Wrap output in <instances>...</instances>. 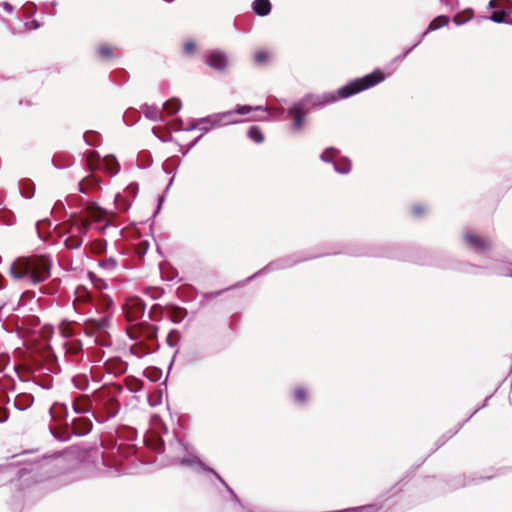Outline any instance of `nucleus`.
<instances>
[{
  "label": "nucleus",
  "instance_id": "f257e3e1",
  "mask_svg": "<svg viewBox=\"0 0 512 512\" xmlns=\"http://www.w3.org/2000/svg\"><path fill=\"white\" fill-rule=\"evenodd\" d=\"M384 80V74L381 70L376 69L372 73L364 77L357 78L337 91L325 92L323 94H307L297 103L301 105L307 112L313 108H321L329 104L335 103L339 99H346L366 89H369Z\"/></svg>",
  "mask_w": 512,
  "mask_h": 512
},
{
  "label": "nucleus",
  "instance_id": "f03ea898",
  "mask_svg": "<svg viewBox=\"0 0 512 512\" xmlns=\"http://www.w3.org/2000/svg\"><path fill=\"white\" fill-rule=\"evenodd\" d=\"M119 409V401L110 390H101L94 394L93 416L97 422L104 423L110 418L115 417Z\"/></svg>",
  "mask_w": 512,
  "mask_h": 512
},
{
  "label": "nucleus",
  "instance_id": "7ed1b4c3",
  "mask_svg": "<svg viewBox=\"0 0 512 512\" xmlns=\"http://www.w3.org/2000/svg\"><path fill=\"white\" fill-rule=\"evenodd\" d=\"M254 111H265L261 105L250 106V105H237L235 109L228 110L221 113H214L207 117L202 118V122H209L210 127H220L230 124H236L241 122L239 116H245Z\"/></svg>",
  "mask_w": 512,
  "mask_h": 512
},
{
  "label": "nucleus",
  "instance_id": "20e7f679",
  "mask_svg": "<svg viewBox=\"0 0 512 512\" xmlns=\"http://www.w3.org/2000/svg\"><path fill=\"white\" fill-rule=\"evenodd\" d=\"M29 270L28 282L34 285L46 281L51 275L52 260L46 255L33 256L26 259Z\"/></svg>",
  "mask_w": 512,
  "mask_h": 512
},
{
  "label": "nucleus",
  "instance_id": "39448f33",
  "mask_svg": "<svg viewBox=\"0 0 512 512\" xmlns=\"http://www.w3.org/2000/svg\"><path fill=\"white\" fill-rule=\"evenodd\" d=\"M87 164L91 170L103 168L111 176L117 175L120 171V165L113 155L101 158L97 152L91 151L87 155Z\"/></svg>",
  "mask_w": 512,
  "mask_h": 512
},
{
  "label": "nucleus",
  "instance_id": "423d86ee",
  "mask_svg": "<svg viewBox=\"0 0 512 512\" xmlns=\"http://www.w3.org/2000/svg\"><path fill=\"white\" fill-rule=\"evenodd\" d=\"M179 464L182 466H189L191 468H197V469H200L203 471H208V472L212 473L220 481V483L227 489V491L238 501L236 494L229 487V485L224 481V479L215 470L206 466L197 457L190 456L188 458H183V459L179 460Z\"/></svg>",
  "mask_w": 512,
  "mask_h": 512
},
{
  "label": "nucleus",
  "instance_id": "0eeeda50",
  "mask_svg": "<svg viewBox=\"0 0 512 512\" xmlns=\"http://www.w3.org/2000/svg\"><path fill=\"white\" fill-rule=\"evenodd\" d=\"M205 63L212 69L222 72L228 65V55L226 52L221 50H213L208 53L205 57Z\"/></svg>",
  "mask_w": 512,
  "mask_h": 512
},
{
  "label": "nucleus",
  "instance_id": "6e6552de",
  "mask_svg": "<svg viewBox=\"0 0 512 512\" xmlns=\"http://www.w3.org/2000/svg\"><path fill=\"white\" fill-rule=\"evenodd\" d=\"M303 260L304 259L294 258L292 256L275 260V261L269 263L268 265H266L263 269L259 270L257 273H255L252 276V278L256 277L257 275L268 273L270 271L281 270V269H286V268L292 267L295 264L300 263ZM249 279H251V277Z\"/></svg>",
  "mask_w": 512,
  "mask_h": 512
},
{
  "label": "nucleus",
  "instance_id": "1a4fd4ad",
  "mask_svg": "<svg viewBox=\"0 0 512 512\" xmlns=\"http://www.w3.org/2000/svg\"><path fill=\"white\" fill-rule=\"evenodd\" d=\"M78 234L77 235H70L64 240V245L68 249H78L82 243V235H86L90 229V222L83 220L81 223H79L76 227Z\"/></svg>",
  "mask_w": 512,
  "mask_h": 512
},
{
  "label": "nucleus",
  "instance_id": "9d476101",
  "mask_svg": "<svg viewBox=\"0 0 512 512\" xmlns=\"http://www.w3.org/2000/svg\"><path fill=\"white\" fill-rule=\"evenodd\" d=\"M92 301L91 293L84 287H78L75 291V299L73 301L74 310L82 315L90 314V309L82 308V304H89Z\"/></svg>",
  "mask_w": 512,
  "mask_h": 512
},
{
  "label": "nucleus",
  "instance_id": "9b49d317",
  "mask_svg": "<svg viewBox=\"0 0 512 512\" xmlns=\"http://www.w3.org/2000/svg\"><path fill=\"white\" fill-rule=\"evenodd\" d=\"M72 408L76 414L93 413L94 401L90 399L89 395H81L73 401Z\"/></svg>",
  "mask_w": 512,
  "mask_h": 512
},
{
  "label": "nucleus",
  "instance_id": "f8f14e48",
  "mask_svg": "<svg viewBox=\"0 0 512 512\" xmlns=\"http://www.w3.org/2000/svg\"><path fill=\"white\" fill-rule=\"evenodd\" d=\"M289 116L293 117L292 129L299 131L303 127L304 115L307 113L305 108L295 102L288 110Z\"/></svg>",
  "mask_w": 512,
  "mask_h": 512
},
{
  "label": "nucleus",
  "instance_id": "ddd939ff",
  "mask_svg": "<svg viewBox=\"0 0 512 512\" xmlns=\"http://www.w3.org/2000/svg\"><path fill=\"white\" fill-rule=\"evenodd\" d=\"M86 329L91 333H104L110 326L109 316L104 315L98 319L90 318L85 323Z\"/></svg>",
  "mask_w": 512,
  "mask_h": 512
},
{
  "label": "nucleus",
  "instance_id": "4468645a",
  "mask_svg": "<svg viewBox=\"0 0 512 512\" xmlns=\"http://www.w3.org/2000/svg\"><path fill=\"white\" fill-rule=\"evenodd\" d=\"M73 434L76 436L87 435L93 427V424L89 418L78 417L74 418L71 422Z\"/></svg>",
  "mask_w": 512,
  "mask_h": 512
},
{
  "label": "nucleus",
  "instance_id": "2eb2a0df",
  "mask_svg": "<svg viewBox=\"0 0 512 512\" xmlns=\"http://www.w3.org/2000/svg\"><path fill=\"white\" fill-rule=\"evenodd\" d=\"M510 5V2L503 4L497 10L493 11V13L490 16L485 17V19L491 20L492 22L498 24H509V18L511 14Z\"/></svg>",
  "mask_w": 512,
  "mask_h": 512
},
{
  "label": "nucleus",
  "instance_id": "dca6fc26",
  "mask_svg": "<svg viewBox=\"0 0 512 512\" xmlns=\"http://www.w3.org/2000/svg\"><path fill=\"white\" fill-rule=\"evenodd\" d=\"M465 239L470 247L478 253H484L490 249V242L478 237L477 235L466 233Z\"/></svg>",
  "mask_w": 512,
  "mask_h": 512
},
{
  "label": "nucleus",
  "instance_id": "f3484780",
  "mask_svg": "<svg viewBox=\"0 0 512 512\" xmlns=\"http://www.w3.org/2000/svg\"><path fill=\"white\" fill-rule=\"evenodd\" d=\"M127 363L119 358H111L105 362V369L108 373L122 375L127 371Z\"/></svg>",
  "mask_w": 512,
  "mask_h": 512
},
{
  "label": "nucleus",
  "instance_id": "a211bd4d",
  "mask_svg": "<svg viewBox=\"0 0 512 512\" xmlns=\"http://www.w3.org/2000/svg\"><path fill=\"white\" fill-rule=\"evenodd\" d=\"M129 309L131 310V312H129L128 317H131L133 320H135L144 315L146 310V304L142 299L135 298L130 302Z\"/></svg>",
  "mask_w": 512,
  "mask_h": 512
},
{
  "label": "nucleus",
  "instance_id": "6ab92c4d",
  "mask_svg": "<svg viewBox=\"0 0 512 512\" xmlns=\"http://www.w3.org/2000/svg\"><path fill=\"white\" fill-rule=\"evenodd\" d=\"M86 210L89 218H91V220L94 222H101L107 215L106 210L94 203L88 204Z\"/></svg>",
  "mask_w": 512,
  "mask_h": 512
},
{
  "label": "nucleus",
  "instance_id": "aec40b11",
  "mask_svg": "<svg viewBox=\"0 0 512 512\" xmlns=\"http://www.w3.org/2000/svg\"><path fill=\"white\" fill-rule=\"evenodd\" d=\"M49 413L52 419L58 421L61 419H65L68 416V407L63 403H54L50 409Z\"/></svg>",
  "mask_w": 512,
  "mask_h": 512
},
{
  "label": "nucleus",
  "instance_id": "412c9836",
  "mask_svg": "<svg viewBox=\"0 0 512 512\" xmlns=\"http://www.w3.org/2000/svg\"><path fill=\"white\" fill-rule=\"evenodd\" d=\"M252 9L258 16L264 17L271 12V3L269 0H254Z\"/></svg>",
  "mask_w": 512,
  "mask_h": 512
},
{
  "label": "nucleus",
  "instance_id": "4be33fe9",
  "mask_svg": "<svg viewBox=\"0 0 512 512\" xmlns=\"http://www.w3.org/2000/svg\"><path fill=\"white\" fill-rule=\"evenodd\" d=\"M33 396L28 394L18 395L14 400V407L20 411H24L32 406Z\"/></svg>",
  "mask_w": 512,
  "mask_h": 512
},
{
  "label": "nucleus",
  "instance_id": "5701e85b",
  "mask_svg": "<svg viewBox=\"0 0 512 512\" xmlns=\"http://www.w3.org/2000/svg\"><path fill=\"white\" fill-rule=\"evenodd\" d=\"M448 22L449 18L447 16H438L429 23L427 29L424 31V35H427L431 31L440 29L441 27L447 25Z\"/></svg>",
  "mask_w": 512,
  "mask_h": 512
},
{
  "label": "nucleus",
  "instance_id": "b1692460",
  "mask_svg": "<svg viewBox=\"0 0 512 512\" xmlns=\"http://www.w3.org/2000/svg\"><path fill=\"white\" fill-rule=\"evenodd\" d=\"M334 170L339 174H348L351 170V162L348 158L342 157L334 162Z\"/></svg>",
  "mask_w": 512,
  "mask_h": 512
},
{
  "label": "nucleus",
  "instance_id": "393cba45",
  "mask_svg": "<svg viewBox=\"0 0 512 512\" xmlns=\"http://www.w3.org/2000/svg\"><path fill=\"white\" fill-rule=\"evenodd\" d=\"M72 382L75 388L84 391L89 386V379L86 374H78L72 378Z\"/></svg>",
  "mask_w": 512,
  "mask_h": 512
},
{
  "label": "nucleus",
  "instance_id": "a878e982",
  "mask_svg": "<svg viewBox=\"0 0 512 512\" xmlns=\"http://www.w3.org/2000/svg\"><path fill=\"white\" fill-rule=\"evenodd\" d=\"M338 154L339 151L336 148L329 147L320 155V159L323 162L332 163L334 165V162L337 161L336 157Z\"/></svg>",
  "mask_w": 512,
  "mask_h": 512
},
{
  "label": "nucleus",
  "instance_id": "bb28decb",
  "mask_svg": "<svg viewBox=\"0 0 512 512\" xmlns=\"http://www.w3.org/2000/svg\"><path fill=\"white\" fill-rule=\"evenodd\" d=\"M11 274L16 279H25L28 281L29 270L26 261L23 264H21L17 269H15L14 266H12Z\"/></svg>",
  "mask_w": 512,
  "mask_h": 512
},
{
  "label": "nucleus",
  "instance_id": "cd10ccee",
  "mask_svg": "<svg viewBox=\"0 0 512 512\" xmlns=\"http://www.w3.org/2000/svg\"><path fill=\"white\" fill-rule=\"evenodd\" d=\"M187 315V311L181 307H173L170 319L173 323H181Z\"/></svg>",
  "mask_w": 512,
  "mask_h": 512
},
{
  "label": "nucleus",
  "instance_id": "c85d7f7f",
  "mask_svg": "<svg viewBox=\"0 0 512 512\" xmlns=\"http://www.w3.org/2000/svg\"><path fill=\"white\" fill-rule=\"evenodd\" d=\"M181 108V102L179 99L172 98L163 104V109L169 114L178 112Z\"/></svg>",
  "mask_w": 512,
  "mask_h": 512
},
{
  "label": "nucleus",
  "instance_id": "c756f323",
  "mask_svg": "<svg viewBox=\"0 0 512 512\" xmlns=\"http://www.w3.org/2000/svg\"><path fill=\"white\" fill-rule=\"evenodd\" d=\"M247 136L254 142L260 144L264 141V135L257 126H251L247 132Z\"/></svg>",
  "mask_w": 512,
  "mask_h": 512
},
{
  "label": "nucleus",
  "instance_id": "7c9ffc66",
  "mask_svg": "<svg viewBox=\"0 0 512 512\" xmlns=\"http://www.w3.org/2000/svg\"><path fill=\"white\" fill-rule=\"evenodd\" d=\"M19 193L21 196L30 199L34 196V185L33 183L27 181L22 184V188L19 189Z\"/></svg>",
  "mask_w": 512,
  "mask_h": 512
},
{
  "label": "nucleus",
  "instance_id": "2f4dec72",
  "mask_svg": "<svg viewBox=\"0 0 512 512\" xmlns=\"http://www.w3.org/2000/svg\"><path fill=\"white\" fill-rule=\"evenodd\" d=\"M84 183L87 185V186H93V187H97L100 185V181L97 179V178H87L85 179L84 181H81L79 184H78V189H79V192L80 193H83V194H86L87 193V190H86V187L84 186Z\"/></svg>",
  "mask_w": 512,
  "mask_h": 512
},
{
  "label": "nucleus",
  "instance_id": "473e14b6",
  "mask_svg": "<svg viewBox=\"0 0 512 512\" xmlns=\"http://www.w3.org/2000/svg\"><path fill=\"white\" fill-rule=\"evenodd\" d=\"M202 118L200 119H192L190 121V125L185 129L186 131H192V130H195V129H199L203 132H208L210 129H212V127H202L201 124H205L206 122H202L201 121Z\"/></svg>",
  "mask_w": 512,
  "mask_h": 512
},
{
  "label": "nucleus",
  "instance_id": "72a5a7b5",
  "mask_svg": "<svg viewBox=\"0 0 512 512\" xmlns=\"http://www.w3.org/2000/svg\"><path fill=\"white\" fill-rule=\"evenodd\" d=\"M99 266L108 272H112L117 267V261L114 258H106L99 261Z\"/></svg>",
  "mask_w": 512,
  "mask_h": 512
},
{
  "label": "nucleus",
  "instance_id": "f704fd0d",
  "mask_svg": "<svg viewBox=\"0 0 512 512\" xmlns=\"http://www.w3.org/2000/svg\"><path fill=\"white\" fill-rule=\"evenodd\" d=\"M163 293L164 290L159 287H149L145 291V294L153 300L159 299L163 295Z\"/></svg>",
  "mask_w": 512,
  "mask_h": 512
},
{
  "label": "nucleus",
  "instance_id": "c9c22d12",
  "mask_svg": "<svg viewBox=\"0 0 512 512\" xmlns=\"http://www.w3.org/2000/svg\"><path fill=\"white\" fill-rule=\"evenodd\" d=\"M295 401L299 404H305L307 401V392L304 388L298 387L294 392Z\"/></svg>",
  "mask_w": 512,
  "mask_h": 512
},
{
  "label": "nucleus",
  "instance_id": "e433bc0d",
  "mask_svg": "<svg viewBox=\"0 0 512 512\" xmlns=\"http://www.w3.org/2000/svg\"><path fill=\"white\" fill-rule=\"evenodd\" d=\"M145 116L153 121H157L160 119L161 112L154 107H145Z\"/></svg>",
  "mask_w": 512,
  "mask_h": 512
},
{
  "label": "nucleus",
  "instance_id": "4c0bfd02",
  "mask_svg": "<svg viewBox=\"0 0 512 512\" xmlns=\"http://www.w3.org/2000/svg\"><path fill=\"white\" fill-rule=\"evenodd\" d=\"M98 134L95 132H86L83 135L85 142L90 146H96L98 142Z\"/></svg>",
  "mask_w": 512,
  "mask_h": 512
},
{
  "label": "nucleus",
  "instance_id": "58836bf2",
  "mask_svg": "<svg viewBox=\"0 0 512 512\" xmlns=\"http://www.w3.org/2000/svg\"><path fill=\"white\" fill-rule=\"evenodd\" d=\"M98 54L103 59H108L113 56V51L108 46H101L98 49Z\"/></svg>",
  "mask_w": 512,
  "mask_h": 512
},
{
  "label": "nucleus",
  "instance_id": "ea45409f",
  "mask_svg": "<svg viewBox=\"0 0 512 512\" xmlns=\"http://www.w3.org/2000/svg\"><path fill=\"white\" fill-rule=\"evenodd\" d=\"M269 57V54L266 51H258L254 55V61L257 64H263Z\"/></svg>",
  "mask_w": 512,
  "mask_h": 512
},
{
  "label": "nucleus",
  "instance_id": "a19ab883",
  "mask_svg": "<svg viewBox=\"0 0 512 512\" xmlns=\"http://www.w3.org/2000/svg\"><path fill=\"white\" fill-rule=\"evenodd\" d=\"M440 2L447 8L448 11H454L458 8V0H440Z\"/></svg>",
  "mask_w": 512,
  "mask_h": 512
},
{
  "label": "nucleus",
  "instance_id": "79ce46f5",
  "mask_svg": "<svg viewBox=\"0 0 512 512\" xmlns=\"http://www.w3.org/2000/svg\"><path fill=\"white\" fill-rule=\"evenodd\" d=\"M262 108L265 111H261L262 113L270 112L272 116L279 117L283 114L284 109L283 108H273V107H263Z\"/></svg>",
  "mask_w": 512,
  "mask_h": 512
},
{
  "label": "nucleus",
  "instance_id": "37998d69",
  "mask_svg": "<svg viewBox=\"0 0 512 512\" xmlns=\"http://www.w3.org/2000/svg\"><path fill=\"white\" fill-rule=\"evenodd\" d=\"M417 47V44H413L411 47L405 49L400 55H398L397 57H395L394 61H402L404 60L408 54L414 49Z\"/></svg>",
  "mask_w": 512,
  "mask_h": 512
},
{
  "label": "nucleus",
  "instance_id": "c03bdc74",
  "mask_svg": "<svg viewBox=\"0 0 512 512\" xmlns=\"http://www.w3.org/2000/svg\"><path fill=\"white\" fill-rule=\"evenodd\" d=\"M412 212L416 217H420L424 214L425 208L422 205L417 204L412 207Z\"/></svg>",
  "mask_w": 512,
  "mask_h": 512
},
{
  "label": "nucleus",
  "instance_id": "a18cd8bd",
  "mask_svg": "<svg viewBox=\"0 0 512 512\" xmlns=\"http://www.w3.org/2000/svg\"><path fill=\"white\" fill-rule=\"evenodd\" d=\"M195 48H196V45H195V43H194V42H192V41H188V42H186V43L184 44V51H185L186 53H191V52H193V51L195 50Z\"/></svg>",
  "mask_w": 512,
  "mask_h": 512
},
{
  "label": "nucleus",
  "instance_id": "49530a36",
  "mask_svg": "<svg viewBox=\"0 0 512 512\" xmlns=\"http://www.w3.org/2000/svg\"><path fill=\"white\" fill-rule=\"evenodd\" d=\"M156 311H161V306L158 304H155L152 306L150 312H149V319L150 320H156L157 318L153 315Z\"/></svg>",
  "mask_w": 512,
  "mask_h": 512
},
{
  "label": "nucleus",
  "instance_id": "de8ad7c7",
  "mask_svg": "<svg viewBox=\"0 0 512 512\" xmlns=\"http://www.w3.org/2000/svg\"><path fill=\"white\" fill-rule=\"evenodd\" d=\"M27 28L36 30L40 27V23L37 20H32L28 23H26Z\"/></svg>",
  "mask_w": 512,
  "mask_h": 512
},
{
  "label": "nucleus",
  "instance_id": "09e8293b",
  "mask_svg": "<svg viewBox=\"0 0 512 512\" xmlns=\"http://www.w3.org/2000/svg\"><path fill=\"white\" fill-rule=\"evenodd\" d=\"M501 5L499 4L498 0H490L488 3V8L492 10H497Z\"/></svg>",
  "mask_w": 512,
  "mask_h": 512
},
{
  "label": "nucleus",
  "instance_id": "8fccbe9b",
  "mask_svg": "<svg viewBox=\"0 0 512 512\" xmlns=\"http://www.w3.org/2000/svg\"><path fill=\"white\" fill-rule=\"evenodd\" d=\"M0 5L3 7V9H4L7 13H12V12H13V10H14L13 6H12L10 3H8V2H3V3H1Z\"/></svg>",
  "mask_w": 512,
  "mask_h": 512
},
{
  "label": "nucleus",
  "instance_id": "3c124183",
  "mask_svg": "<svg viewBox=\"0 0 512 512\" xmlns=\"http://www.w3.org/2000/svg\"><path fill=\"white\" fill-rule=\"evenodd\" d=\"M8 419V413L5 409L0 408V423L5 422Z\"/></svg>",
  "mask_w": 512,
  "mask_h": 512
},
{
  "label": "nucleus",
  "instance_id": "603ef678",
  "mask_svg": "<svg viewBox=\"0 0 512 512\" xmlns=\"http://www.w3.org/2000/svg\"><path fill=\"white\" fill-rule=\"evenodd\" d=\"M268 119V116H265V115H254V116H251L248 120H251V121H261V120H267Z\"/></svg>",
  "mask_w": 512,
  "mask_h": 512
},
{
  "label": "nucleus",
  "instance_id": "864d4df0",
  "mask_svg": "<svg viewBox=\"0 0 512 512\" xmlns=\"http://www.w3.org/2000/svg\"><path fill=\"white\" fill-rule=\"evenodd\" d=\"M453 22H454L456 25H462V24H464V23L466 22V20H462V19L460 18V16H459V15H456V16H454V18H453Z\"/></svg>",
  "mask_w": 512,
  "mask_h": 512
},
{
  "label": "nucleus",
  "instance_id": "5fc2aeb1",
  "mask_svg": "<svg viewBox=\"0 0 512 512\" xmlns=\"http://www.w3.org/2000/svg\"><path fill=\"white\" fill-rule=\"evenodd\" d=\"M82 308L86 309V310H89L90 309V314L92 313V310L95 308L94 304L92 303V301H90L89 304H82Z\"/></svg>",
  "mask_w": 512,
  "mask_h": 512
},
{
  "label": "nucleus",
  "instance_id": "6e6d98bb",
  "mask_svg": "<svg viewBox=\"0 0 512 512\" xmlns=\"http://www.w3.org/2000/svg\"><path fill=\"white\" fill-rule=\"evenodd\" d=\"M200 138H201V136L197 137L193 142H191V143L189 144V147H188V149L184 152V155H186V154L188 153V151H189L192 147H194V146L196 145V143L199 141V139H200Z\"/></svg>",
  "mask_w": 512,
  "mask_h": 512
},
{
  "label": "nucleus",
  "instance_id": "4d7b16f0",
  "mask_svg": "<svg viewBox=\"0 0 512 512\" xmlns=\"http://www.w3.org/2000/svg\"><path fill=\"white\" fill-rule=\"evenodd\" d=\"M93 283L96 287L101 288L102 286H106L102 279L93 280Z\"/></svg>",
  "mask_w": 512,
  "mask_h": 512
},
{
  "label": "nucleus",
  "instance_id": "13d9d810",
  "mask_svg": "<svg viewBox=\"0 0 512 512\" xmlns=\"http://www.w3.org/2000/svg\"><path fill=\"white\" fill-rule=\"evenodd\" d=\"M426 35H424V32L419 36L418 40L414 43V44H417V46L423 41L424 37Z\"/></svg>",
  "mask_w": 512,
  "mask_h": 512
},
{
  "label": "nucleus",
  "instance_id": "bf43d9fd",
  "mask_svg": "<svg viewBox=\"0 0 512 512\" xmlns=\"http://www.w3.org/2000/svg\"><path fill=\"white\" fill-rule=\"evenodd\" d=\"M111 225H112L111 222L109 220H107L105 225L103 227H101V231H105Z\"/></svg>",
  "mask_w": 512,
  "mask_h": 512
},
{
  "label": "nucleus",
  "instance_id": "052dcab7",
  "mask_svg": "<svg viewBox=\"0 0 512 512\" xmlns=\"http://www.w3.org/2000/svg\"><path fill=\"white\" fill-rule=\"evenodd\" d=\"M106 302H107L106 306H107V309H108L110 306H112L113 302H112L111 299H107Z\"/></svg>",
  "mask_w": 512,
  "mask_h": 512
},
{
  "label": "nucleus",
  "instance_id": "680f3d73",
  "mask_svg": "<svg viewBox=\"0 0 512 512\" xmlns=\"http://www.w3.org/2000/svg\"><path fill=\"white\" fill-rule=\"evenodd\" d=\"M510 10H511V14H510V18H509V24L512 25V3L510 5Z\"/></svg>",
  "mask_w": 512,
  "mask_h": 512
},
{
  "label": "nucleus",
  "instance_id": "e2e57ef3",
  "mask_svg": "<svg viewBox=\"0 0 512 512\" xmlns=\"http://www.w3.org/2000/svg\"><path fill=\"white\" fill-rule=\"evenodd\" d=\"M202 127H209L210 123L201 124Z\"/></svg>",
  "mask_w": 512,
  "mask_h": 512
},
{
  "label": "nucleus",
  "instance_id": "0e129e2a",
  "mask_svg": "<svg viewBox=\"0 0 512 512\" xmlns=\"http://www.w3.org/2000/svg\"><path fill=\"white\" fill-rule=\"evenodd\" d=\"M172 182H173V179L170 180L168 186H167V189H169V187L172 185Z\"/></svg>",
  "mask_w": 512,
  "mask_h": 512
},
{
  "label": "nucleus",
  "instance_id": "69168bd1",
  "mask_svg": "<svg viewBox=\"0 0 512 512\" xmlns=\"http://www.w3.org/2000/svg\"><path fill=\"white\" fill-rule=\"evenodd\" d=\"M54 436H55L56 438H58V439H59V437H58V436H56L55 434H54ZM67 439H68V438H60V440H61V441H64V440H67Z\"/></svg>",
  "mask_w": 512,
  "mask_h": 512
},
{
  "label": "nucleus",
  "instance_id": "338daca9",
  "mask_svg": "<svg viewBox=\"0 0 512 512\" xmlns=\"http://www.w3.org/2000/svg\"><path fill=\"white\" fill-rule=\"evenodd\" d=\"M130 391H131V392H136V391H138V389L130 388Z\"/></svg>",
  "mask_w": 512,
  "mask_h": 512
},
{
  "label": "nucleus",
  "instance_id": "774afa93",
  "mask_svg": "<svg viewBox=\"0 0 512 512\" xmlns=\"http://www.w3.org/2000/svg\"><path fill=\"white\" fill-rule=\"evenodd\" d=\"M162 201H163V197H160L159 198V205L161 204Z\"/></svg>",
  "mask_w": 512,
  "mask_h": 512
}]
</instances>
